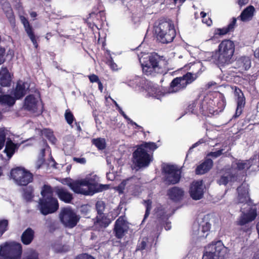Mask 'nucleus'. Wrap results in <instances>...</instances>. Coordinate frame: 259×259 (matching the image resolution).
Wrapping results in <instances>:
<instances>
[{
    "mask_svg": "<svg viewBox=\"0 0 259 259\" xmlns=\"http://www.w3.org/2000/svg\"><path fill=\"white\" fill-rule=\"evenodd\" d=\"M147 92L150 96L158 99H160L165 94L164 92H163L162 89L157 85L149 86L147 89Z\"/></svg>",
    "mask_w": 259,
    "mask_h": 259,
    "instance_id": "c756f323",
    "label": "nucleus"
},
{
    "mask_svg": "<svg viewBox=\"0 0 259 259\" xmlns=\"http://www.w3.org/2000/svg\"><path fill=\"white\" fill-rule=\"evenodd\" d=\"M93 143L99 149H103L105 148V140L104 139L98 138L93 139Z\"/></svg>",
    "mask_w": 259,
    "mask_h": 259,
    "instance_id": "4c0bfd02",
    "label": "nucleus"
},
{
    "mask_svg": "<svg viewBox=\"0 0 259 259\" xmlns=\"http://www.w3.org/2000/svg\"><path fill=\"white\" fill-rule=\"evenodd\" d=\"M22 246L14 241L6 242L0 245V255L6 259H20Z\"/></svg>",
    "mask_w": 259,
    "mask_h": 259,
    "instance_id": "9b49d317",
    "label": "nucleus"
},
{
    "mask_svg": "<svg viewBox=\"0 0 259 259\" xmlns=\"http://www.w3.org/2000/svg\"><path fill=\"white\" fill-rule=\"evenodd\" d=\"M15 102V99L8 95H3L0 91V103L2 104H6L9 105H12Z\"/></svg>",
    "mask_w": 259,
    "mask_h": 259,
    "instance_id": "c9c22d12",
    "label": "nucleus"
},
{
    "mask_svg": "<svg viewBox=\"0 0 259 259\" xmlns=\"http://www.w3.org/2000/svg\"><path fill=\"white\" fill-rule=\"evenodd\" d=\"M0 3L10 22L13 24L15 22V17L10 4L6 0H1Z\"/></svg>",
    "mask_w": 259,
    "mask_h": 259,
    "instance_id": "5701e85b",
    "label": "nucleus"
},
{
    "mask_svg": "<svg viewBox=\"0 0 259 259\" xmlns=\"http://www.w3.org/2000/svg\"><path fill=\"white\" fill-rule=\"evenodd\" d=\"M42 199L39 200L38 208L44 215L51 213L57 210L59 207L58 200L53 197V191L50 186L45 185L41 191Z\"/></svg>",
    "mask_w": 259,
    "mask_h": 259,
    "instance_id": "423d86ee",
    "label": "nucleus"
},
{
    "mask_svg": "<svg viewBox=\"0 0 259 259\" xmlns=\"http://www.w3.org/2000/svg\"><path fill=\"white\" fill-rule=\"evenodd\" d=\"M216 84V83L213 81L209 82L207 84V88H210L211 87L215 85Z\"/></svg>",
    "mask_w": 259,
    "mask_h": 259,
    "instance_id": "338daca9",
    "label": "nucleus"
},
{
    "mask_svg": "<svg viewBox=\"0 0 259 259\" xmlns=\"http://www.w3.org/2000/svg\"><path fill=\"white\" fill-rule=\"evenodd\" d=\"M29 88V84L27 82L20 80L18 81L13 95L16 99H19L26 94Z\"/></svg>",
    "mask_w": 259,
    "mask_h": 259,
    "instance_id": "4be33fe9",
    "label": "nucleus"
},
{
    "mask_svg": "<svg viewBox=\"0 0 259 259\" xmlns=\"http://www.w3.org/2000/svg\"><path fill=\"white\" fill-rule=\"evenodd\" d=\"M65 117L67 123L71 125L74 119L73 114L69 111L67 110L65 114Z\"/></svg>",
    "mask_w": 259,
    "mask_h": 259,
    "instance_id": "de8ad7c7",
    "label": "nucleus"
},
{
    "mask_svg": "<svg viewBox=\"0 0 259 259\" xmlns=\"http://www.w3.org/2000/svg\"><path fill=\"white\" fill-rule=\"evenodd\" d=\"M236 65L240 70H247L251 66V61L249 57H242L236 61Z\"/></svg>",
    "mask_w": 259,
    "mask_h": 259,
    "instance_id": "c85d7f7f",
    "label": "nucleus"
},
{
    "mask_svg": "<svg viewBox=\"0 0 259 259\" xmlns=\"http://www.w3.org/2000/svg\"><path fill=\"white\" fill-rule=\"evenodd\" d=\"M126 180L123 181L117 187H115V189L119 193H122L126 184Z\"/></svg>",
    "mask_w": 259,
    "mask_h": 259,
    "instance_id": "8fccbe9b",
    "label": "nucleus"
},
{
    "mask_svg": "<svg viewBox=\"0 0 259 259\" xmlns=\"http://www.w3.org/2000/svg\"><path fill=\"white\" fill-rule=\"evenodd\" d=\"M225 106L226 101L224 96L222 94H217L215 98L211 95L205 97L200 108L202 112L208 110L209 113H218L222 111Z\"/></svg>",
    "mask_w": 259,
    "mask_h": 259,
    "instance_id": "6e6552de",
    "label": "nucleus"
},
{
    "mask_svg": "<svg viewBox=\"0 0 259 259\" xmlns=\"http://www.w3.org/2000/svg\"><path fill=\"white\" fill-rule=\"evenodd\" d=\"M59 217L64 225L70 228L75 227L79 220V217L69 207L62 208Z\"/></svg>",
    "mask_w": 259,
    "mask_h": 259,
    "instance_id": "ddd939ff",
    "label": "nucleus"
},
{
    "mask_svg": "<svg viewBox=\"0 0 259 259\" xmlns=\"http://www.w3.org/2000/svg\"><path fill=\"white\" fill-rule=\"evenodd\" d=\"M201 67V64L199 62L191 65L190 68L192 72H188L183 76L174 79L170 83L168 92L176 93L185 89L198 77Z\"/></svg>",
    "mask_w": 259,
    "mask_h": 259,
    "instance_id": "39448f33",
    "label": "nucleus"
},
{
    "mask_svg": "<svg viewBox=\"0 0 259 259\" xmlns=\"http://www.w3.org/2000/svg\"><path fill=\"white\" fill-rule=\"evenodd\" d=\"M108 64L113 70H117V65L112 60H109Z\"/></svg>",
    "mask_w": 259,
    "mask_h": 259,
    "instance_id": "13d9d810",
    "label": "nucleus"
},
{
    "mask_svg": "<svg viewBox=\"0 0 259 259\" xmlns=\"http://www.w3.org/2000/svg\"><path fill=\"white\" fill-rule=\"evenodd\" d=\"M210 224L208 217H204L193 226V232L195 235L200 238H206L210 228Z\"/></svg>",
    "mask_w": 259,
    "mask_h": 259,
    "instance_id": "2eb2a0df",
    "label": "nucleus"
},
{
    "mask_svg": "<svg viewBox=\"0 0 259 259\" xmlns=\"http://www.w3.org/2000/svg\"><path fill=\"white\" fill-rule=\"evenodd\" d=\"M6 130L4 128H0V150L4 146L6 140Z\"/></svg>",
    "mask_w": 259,
    "mask_h": 259,
    "instance_id": "ea45409f",
    "label": "nucleus"
},
{
    "mask_svg": "<svg viewBox=\"0 0 259 259\" xmlns=\"http://www.w3.org/2000/svg\"><path fill=\"white\" fill-rule=\"evenodd\" d=\"M128 228V223L124 217H120L116 221L114 232L118 238H121Z\"/></svg>",
    "mask_w": 259,
    "mask_h": 259,
    "instance_id": "6ab92c4d",
    "label": "nucleus"
},
{
    "mask_svg": "<svg viewBox=\"0 0 259 259\" xmlns=\"http://www.w3.org/2000/svg\"><path fill=\"white\" fill-rule=\"evenodd\" d=\"M156 215L157 217L164 220L167 219V214H166V211L165 210L163 207H160L157 208L156 211Z\"/></svg>",
    "mask_w": 259,
    "mask_h": 259,
    "instance_id": "58836bf2",
    "label": "nucleus"
},
{
    "mask_svg": "<svg viewBox=\"0 0 259 259\" xmlns=\"http://www.w3.org/2000/svg\"><path fill=\"white\" fill-rule=\"evenodd\" d=\"M42 134L46 137L47 138H49V137L51 136V135H53V132L49 129H44L42 131Z\"/></svg>",
    "mask_w": 259,
    "mask_h": 259,
    "instance_id": "6e6d98bb",
    "label": "nucleus"
},
{
    "mask_svg": "<svg viewBox=\"0 0 259 259\" xmlns=\"http://www.w3.org/2000/svg\"><path fill=\"white\" fill-rule=\"evenodd\" d=\"M170 199L171 200L177 201L182 199L184 195V191L182 189L174 187L168 190L167 192Z\"/></svg>",
    "mask_w": 259,
    "mask_h": 259,
    "instance_id": "b1692460",
    "label": "nucleus"
},
{
    "mask_svg": "<svg viewBox=\"0 0 259 259\" xmlns=\"http://www.w3.org/2000/svg\"><path fill=\"white\" fill-rule=\"evenodd\" d=\"M107 178L108 180L112 181L114 179V176L112 173H107Z\"/></svg>",
    "mask_w": 259,
    "mask_h": 259,
    "instance_id": "0e129e2a",
    "label": "nucleus"
},
{
    "mask_svg": "<svg viewBox=\"0 0 259 259\" xmlns=\"http://www.w3.org/2000/svg\"><path fill=\"white\" fill-rule=\"evenodd\" d=\"M154 33L160 42L167 44L171 42L175 38L176 31L171 21L161 20L155 25Z\"/></svg>",
    "mask_w": 259,
    "mask_h": 259,
    "instance_id": "0eeeda50",
    "label": "nucleus"
},
{
    "mask_svg": "<svg viewBox=\"0 0 259 259\" xmlns=\"http://www.w3.org/2000/svg\"><path fill=\"white\" fill-rule=\"evenodd\" d=\"M23 196L24 198L27 201L31 200L33 197L32 188H27L24 191Z\"/></svg>",
    "mask_w": 259,
    "mask_h": 259,
    "instance_id": "49530a36",
    "label": "nucleus"
},
{
    "mask_svg": "<svg viewBox=\"0 0 259 259\" xmlns=\"http://www.w3.org/2000/svg\"><path fill=\"white\" fill-rule=\"evenodd\" d=\"M235 51V44L229 39L223 40L219 45L218 51L207 52L206 55L209 61H212L221 65L229 64Z\"/></svg>",
    "mask_w": 259,
    "mask_h": 259,
    "instance_id": "7ed1b4c3",
    "label": "nucleus"
},
{
    "mask_svg": "<svg viewBox=\"0 0 259 259\" xmlns=\"http://www.w3.org/2000/svg\"><path fill=\"white\" fill-rule=\"evenodd\" d=\"M253 159L246 160H235L232 164L231 174L237 177V171H245L249 169L253 164Z\"/></svg>",
    "mask_w": 259,
    "mask_h": 259,
    "instance_id": "f3484780",
    "label": "nucleus"
},
{
    "mask_svg": "<svg viewBox=\"0 0 259 259\" xmlns=\"http://www.w3.org/2000/svg\"><path fill=\"white\" fill-rule=\"evenodd\" d=\"M96 207L98 215L102 214L105 209V203L102 201H98Z\"/></svg>",
    "mask_w": 259,
    "mask_h": 259,
    "instance_id": "37998d69",
    "label": "nucleus"
},
{
    "mask_svg": "<svg viewBox=\"0 0 259 259\" xmlns=\"http://www.w3.org/2000/svg\"><path fill=\"white\" fill-rule=\"evenodd\" d=\"M234 95L237 102V108L234 116L235 117H237L242 113L243 108L245 104V100L243 93L239 89L235 88L234 90Z\"/></svg>",
    "mask_w": 259,
    "mask_h": 259,
    "instance_id": "412c9836",
    "label": "nucleus"
},
{
    "mask_svg": "<svg viewBox=\"0 0 259 259\" xmlns=\"http://www.w3.org/2000/svg\"><path fill=\"white\" fill-rule=\"evenodd\" d=\"M152 202L150 200L144 201V204L146 207V212L143 222L149 216L151 208Z\"/></svg>",
    "mask_w": 259,
    "mask_h": 259,
    "instance_id": "c03bdc74",
    "label": "nucleus"
},
{
    "mask_svg": "<svg viewBox=\"0 0 259 259\" xmlns=\"http://www.w3.org/2000/svg\"><path fill=\"white\" fill-rule=\"evenodd\" d=\"M17 145L13 143L11 140L8 139L6 142L4 152L6 153L9 159L14 154Z\"/></svg>",
    "mask_w": 259,
    "mask_h": 259,
    "instance_id": "72a5a7b5",
    "label": "nucleus"
},
{
    "mask_svg": "<svg viewBox=\"0 0 259 259\" xmlns=\"http://www.w3.org/2000/svg\"><path fill=\"white\" fill-rule=\"evenodd\" d=\"M111 223L109 219L107 218L104 215L100 214L97 217L96 221L95 222V225L96 227H100L101 228L107 227Z\"/></svg>",
    "mask_w": 259,
    "mask_h": 259,
    "instance_id": "473e14b6",
    "label": "nucleus"
},
{
    "mask_svg": "<svg viewBox=\"0 0 259 259\" xmlns=\"http://www.w3.org/2000/svg\"><path fill=\"white\" fill-rule=\"evenodd\" d=\"M11 175L17 184L22 186L27 185L33 179L32 175L29 171L20 167L13 169Z\"/></svg>",
    "mask_w": 259,
    "mask_h": 259,
    "instance_id": "f8f14e48",
    "label": "nucleus"
},
{
    "mask_svg": "<svg viewBox=\"0 0 259 259\" xmlns=\"http://www.w3.org/2000/svg\"><path fill=\"white\" fill-rule=\"evenodd\" d=\"M119 113L124 117V118H125L126 120H127L128 121H130L131 123L136 125V123L134 122L132 120H131L130 118H129L125 114V113L122 111V109L121 108H120L119 109H118Z\"/></svg>",
    "mask_w": 259,
    "mask_h": 259,
    "instance_id": "bf43d9fd",
    "label": "nucleus"
},
{
    "mask_svg": "<svg viewBox=\"0 0 259 259\" xmlns=\"http://www.w3.org/2000/svg\"><path fill=\"white\" fill-rule=\"evenodd\" d=\"M11 76L7 68L3 67L0 70V84L3 87H7L10 84Z\"/></svg>",
    "mask_w": 259,
    "mask_h": 259,
    "instance_id": "393cba45",
    "label": "nucleus"
},
{
    "mask_svg": "<svg viewBox=\"0 0 259 259\" xmlns=\"http://www.w3.org/2000/svg\"><path fill=\"white\" fill-rule=\"evenodd\" d=\"M48 139L51 143H52L53 144H55L56 142V139L53 135H51V136L49 137V138H48Z\"/></svg>",
    "mask_w": 259,
    "mask_h": 259,
    "instance_id": "e2e57ef3",
    "label": "nucleus"
},
{
    "mask_svg": "<svg viewBox=\"0 0 259 259\" xmlns=\"http://www.w3.org/2000/svg\"><path fill=\"white\" fill-rule=\"evenodd\" d=\"M236 22V19L234 18L232 22L227 27L223 28H218L215 30L214 34L223 35L227 34L228 32L231 31L233 28Z\"/></svg>",
    "mask_w": 259,
    "mask_h": 259,
    "instance_id": "f704fd0d",
    "label": "nucleus"
},
{
    "mask_svg": "<svg viewBox=\"0 0 259 259\" xmlns=\"http://www.w3.org/2000/svg\"><path fill=\"white\" fill-rule=\"evenodd\" d=\"M23 107L25 109L32 112L41 110V106L39 96L29 95L24 100Z\"/></svg>",
    "mask_w": 259,
    "mask_h": 259,
    "instance_id": "dca6fc26",
    "label": "nucleus"
},
{
    "mask_svg": "<svg viewBox=\"0 0 259 259\" xmlns=\"http://www.w3.org/2000/svg\"><path fill=\"white\" fill-rule=\"evenodd\" d=\"M165 180L170 184H175L179 182L180 179L181 171L176 166L164 165L162 168Z\"/></svg>",
    "mask_w": 259,
    "mask_h": 259,
    "instance_id": "4468645a",
    "label": "nucleus"
},
{
    "mask_svg": "<svg viewBox=\"0 0 259 259\" xmlns=\"http://www.w3.org/2000/svg\"><path fill=\"white\" fill-rule=\"evenodd\" d=\"M196 107V103L195 102H193L190 104L187 108V111L190 113H194L195 108Z\"/></svg>",
    "mask_w": 259,
    "mask_h": 259,
    "instance_id": "5fc2aeb1",
    "label": "nucleus"
},
{
    "mask_svg": "<svg viewBox=\"0 0 259 259\" xmlns=\"http://www.w3.org/2000/svg\"><path fill=\"white\" fill-rule=\"evenodd\" d=\"M238 203L242 204L241 206L242 214L238 223L240 225H244L253 221L256 217V208L255 205H252L248 196V186L243 183L237 189Z\"/></svg>",
    "mask_w": 259,
    "mask_h": 259,
    "instance_id": "f03ea898",
    "label": "nucleus"
},
{
    "mask_svg": "<svg viewBox=\"0 0 259 259\" xmlns=\"http://www.w3.org/2000/svg\"><path fill=\"white\" fill-rule=\"evenodd\" d=\"M89 78L90 81L91 82H97L98 83V81H100L98 76L95 74H92V75L89 76Z\"/></svg>",
    "mask_w": 259,
    "mask_h": 259,
    "instance_id": "4d7b16f0",
    "label": "nucleus"
},
{
    "mask_svg": "<svg viewBox=\"0 0 259 259\" xmlns=\"http://www.w3.org/2000/svg\"><path fill=\"white\" fill-rule=\"evenodd\" d=\"M34 237V231L30 228L27 229L21 236L22 242L25 244H29Z\"/></svg>",
    "mask_w": 259,
    "mask_h": 259,
    "instance_id": "2f4dec72",
    "label": "nucleus"
},
{
    "mask_svg": "<svg viewBox=\"0 0 259 259\" xmlns=\"http://www.w3.org/2000/svg\"><path fill=\"white\" fill-rule=\"evenodd\" d=\"M200 15L202 18V21L205 23L207 26H210L212 24V21L209 18H206V14L203 12H201Z\"/></svg>",
    "mask_w": 259,
    "mask_h": 259,
    "instance_id": "09e8293b",
    "label": "nucleus"
},
{
    "mask_svg": "<svg viewBox=\"0 0 259 259\" xmlns=\"http://www.w3.org/2000/svg\"><path fill=\"white\" fill-rule=\"evenodd\" d=\"M73 160L77 163L84 164L86 162V159L84 158H73Z\"/></svg>",
    "mask_w": 259,
    "mask_h": 259,
    "instance_id": "052dcab7",
    "label": "nucleus"
},
{
    "mask_svg": "<svg viewBox=\"0 0 259 259\" xmlns=\"http://www.w3.org/2000/svg\"><path fill=\"white\" fill-rule=\"evenodd\" d=\"M8 225V221L7 220H0V237L7 231Z\"/></svg>",
    "mask_w": 259,
    "mask_h": 259,
    "instance_id": "a19ab883",
    "label": "nucleus"
},
{
    "mask_svg": "<svg viewBox=\"0 0 259 259\" xmlns=\"http://www.w3.org/2000/svg\"><path fill=\"white\" fill-rule=\"evenodd\" d=\"M55 192L61 200L66 203H69L72 199V194L62 188H56Z\"/></svg>",
    "mask_w": 259,
    "mask_h": 259,
    "instance_id": "a878e982",
    "label": "nucleus"
},
{
    "mask_svg": "<svg viewBox=\"0 0 259 259\" xmlns=\"http://www.w3.org/2000/svg\"><path fill=\"white\" fill-rule=\"evenodd\" d=\"M98 182L99 178L97 175H89L84 179L69 183L68 185L76 193L92 195L109 188L108 185L100 184Z\"/></svg>",
    "mask_w": 259,
    "mask_h": 259,
    "instance_id": "f257e3e1",
    "label": "nucleus"
},
{
    "mask_svg": "<svg viewBox=\"0 0 259 259\" xmlns=\"http://www.w3.org/2000/svg\"><path fill=\"white\" fill-rule=\"evenodd\" d=\"M146 82L145 79L142 77L133 76L127 78L125 83L136 91H141L144 88Z\"/></svg>",
    "mask_w": 259,
    "mask_h": 259,
    "instance_id": "aec40b11",
    "label": "nucleus"
},
{
    "mask_svg": "<svg viewBox=\"0 0 259 259\" xmlns=\"http://www.w3.org/2000/svg\"><path fill=\"white\" fill-rule=\"evenodd\" d=\"M238 4L240 6H243L246 4H247L249 2V0H238Z\"/></svg>",
    "mask_w": 259,
    "mask_h": 259,
    "instance_id": "69168bd1",
    "label": "nucleus"
},
{
    "mask_svg": "<svg viewBox=\"0 0 259 259\" xmlns=\"http://www.w3.org/2000/svg\"><path fill=\"white\" fill-rule=\"evenodd\" d=\"M237 179V177L231 174V169H230L229 171L225 172L221 176L218 180V183L220 185H226L229 182L234 181Z\"/></svg>",
    "mask_w": 259,
    "mask_h": 259,
    "instance_id": "7c9ffc66",
    "label": "nucleus"
},
{
    "mask_svg": "<svg viewBox=\"0 0 259 259\" xmlns=\"http://www.w3.org/2000/svg\"><path fill=\"white\" fill-rule=\"evenodd\" d=\"M20 20H21V22L22 23V24L24 25L25 30L26 32L32 30V28L30 26L29 22L28 21L27 19L25 17L21 16Z\"/></svg>",
    "mask_w": 259,
    "mask_h": 259,
    "instance_id": "a18cd8bd",
    "label": "nucleus"
},
{
    "mask_svg": "<svg viewBox=\"0 0 259 259\" xmlns=\"http://www.w3.org/2000/svg\"><path fill=\"white\" fill-rule=\"evenodd\" d=\"M254 56L255 58L259 59V48L255 50L254 52Z\"/></svg>",
    "mask_w": 259,
    "mask_h": 259,
    "instance_id": "774afa93",
    "label": "nucleus"
},
{
    "mask_svg": "<svg viewBox=\"0 0 259 259\" xmlns=\"http://www.w3.org/2000/svg\"><path fill=\"white\" fill-rule=\"evenodd\" d=\"M254 12V8L252 6H249L242 12L239 18L243 22L250 21L252 18Z\"/></svg>",
    "mask_w": 259,
    "mask_h": 259,
    "instance_id": "bb28decb",
    "label": "nucleus"
},
{
    "mask_svg": "<svg viewBox=\"0 0 259 259\" xmlns=\"http://www.w3.org/2000/svg\"><path fill=\"white\" fill-rule=\"evenodd\" d=\"M146 246V241L143 240L141 241V243L139 245V248L140 249H144Z\"/></svg>",
    "mask_w": 259,
    "mask_h": 259,
    "instance_id": "680f3d73",
    "label": "nucleus"
},
{
    "mask_svg": "<svg viewBox=\"0 0 259 259\" xmlns=\"http://www.w3.org/2000/svg\"><path fill=\"white\" fill-rule=\"evenodd\" d=\"M227 251L222 241L212 242L205 248L202 259H224Z\"/></svg>",
    "mask_w": 259,
    "mask_h": 259,
    "instance_id": "9d476101",
    "label": "nucleus"
},
{
    "mask_svg": "<svg viewBox=\"0 0 259 259\" xmlns=\"http://www.w3.org/2000/svg\"><path fill=\"white\" fill-rule=\"evenodd\" d=\"M5 49L0 47V64L5 61Z\"/></svg>",
    "mask_w": 259,
    "mask_h": 259,
    "instance_id": "864d4df0",
    "label": "nucleus"
},
{
    "mask_svg": "<svg viewBox=\"0 0 259 259\" xmlns=\"http://www.w3.org/2000/svg\"><path fill=\"white\" fill-rule=\"evenodd\" d=\"M22 259H39L38 253L34 250L29 249L24 253Z\"/></svg>",
    "mask_w": 259,
    "mask_h": 259,
    "instance_id": "e433bc0d",
    "label": "nucleus"
},
{
    "mask_svg": "<svg viewBox=\"0 0 259 259\" xmlns=\"http://www.w3.org/2000/svg\"><path fill=\"white\" fill-rule=\"evenodd\" d=\"M204 190V186L203 185L202 181H194L190 186V195L193 199L199 200L203 197Z\"/></svg>",
    "mask_w": 259,
    "mask_h": 259,
    "instance_id": "a211bd4d",
    "label": "nucleus"
},
{
    "mask_svg": "<svg viewBox=\"0 0 259 259\" xmlns=\"http://www.w3.org/2000/svg\"><path fill=\"white\" fill-rule=\"evenodd\" d=\"M74 259H95L92 255L87 253H82L77 255Z\"/></svg>",
    "mask_w": 259,
    "mask_h": 259,
    "instance_id": "603ef678",
    "label": "nucleus"
},
{
    "mask_svg": "<svg viewBox=\"0 0 259 259\" xmlns=\"http://www.w3.org/2000/svg\"><path fill=\"white\" fill-rule=\"evenodd\" d=\"M158 146L153 142H145L138 146L133 153V163L134 166L138 168L148 166L152 161V155L148 153L154 151Z\"/></svg>",
    "mask_w": 259,
    "mask_h": 259,
    "instance_id": "20e7f679",
    "label": "nucleus"
},
{
    "mask_svg": "<svg viewBox=\"0 0 259 259\" xmlns=\"http://www.w3.org/2000/svg\"><path fill=\"white\" fill-rule=\"evenodd\" d=\"M33 45L35 48L38 47V44L37 42L36 37L34 35L32 29L26 32Z\"/></svg>",
    "mask_w": 259,
    "mask_h": 259,
    "instance_id": "79ce46f5",
    "label": "nucleus"
},
{
    "mask_svg": "<svg viewBox=\"0 0 259 259\" xmlns=\"http://www.w3.org/2000/svg\"><path fill=\"white\" fill-rule=\"evenodd\" d=\"M212 164V160L209 158L207 159L203 163L197 166L196 173L198 175H202L206 172L211 168Z\"/></svg>",
    "mask_w": 259,
    "mask_h": 259,
    "instance_id": "cd10ccee",
    "label": "nucleus"
},
{
    "mask_svg": "<svg viewBox=\"0 0 259 259\" xmlns=\"http://www.w3.org/2000/svg\"><path fill=\"white\" fill-rule=\"evenodd\" d=\"M143 73L147 75H154L161 73L162 69L159 64V58L156 55H152L139 59Z\"/></svg>",
    "mask_w": 259,
    "mask_h": 259,
    "instance_id": "1a4fd4ad",
    "label": "nucleus"
},
{
    "mask_svg": "<svg viewBox=\"0 0 259 259\" xmlns=\"http://www.w3.org/2000/svg\"><path fill=\"white\" fill-rule=\"evenodd\" d=\"M223 150L224 149H222L215 152H211L207 155L213 158H217L222 155Z\"/></svg>",
    "mask_w": 259,
    "mask_h": 259,
    "instance_id": "3c124183",
    "label": "nucleus"
}]
</instances>
